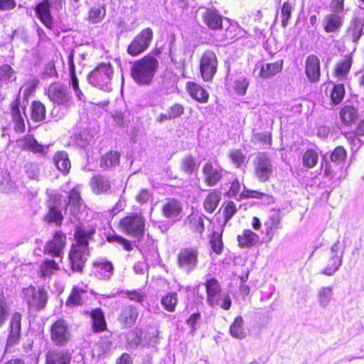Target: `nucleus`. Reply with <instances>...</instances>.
<instances>
[{"instance_id": "1", "label": "nucleus", "mask_w": 364, "mask_h": 364, "mask_svg": "<svg viewBox=\"0 0 364 364\" xmlns=\"http://www.w3.org/2000/svg\"><path fill=\"white\" fill-rule=\"evenodd\" d=\"M91 236V230H85L77 228L75 237L76 243L73 245L70 251V263L73 271L81 272L87 261L89 255V240Z\"/></svg>"}, {"instance_id": "2", "label": "nucleus", "mask_w": 364, "mask_h": 364, "mask_svg": "<svg viewBox=\"0 0 364 364\" xmlns=\"http://www.w3.org/2000/svg\"><path fill=\"white\" fill-rule=\"evenodd\" d=\"M159 67L156 58L146 55L135 61L131 68V75L139 85H149L155 75Z\"/></svg>"}, {"instance_id": "3", "label": "nucleus", "mask_w": 364, "mask_h": 364, "mask_svg": "<svg viewBox=\"0 0 364 364\" xmlns=\"http://www.w3.org/2000/svg\"><path fill=\"white\" fill-rule=\"evenodd\" d=\"M22 296L29 309L36 311L43 309L48 302V294L43 287L35 288L33 286L23 288Z\"/></svg>"}, {"instance_id": "4", "label": "nucleus", "mask_w": 364, "mask_h": 364, "mask_svg": "<svg viewBox=\"0 0 364 364\" xmlns=\"http://www.w3.org/2000/svg\"><path fill=\"white\" fill-rule=\"evenodd\" d=\"M120 225L127 235L137 240H140L144 234L145 220L139 214H132L124 218Z\"/></svg>"}, {"instance_id": "5", "label": "nucleus", "mask_w": 364, "mask_h": 364, "mask_svg": "<svg viewBox=\"0 0 364 364\" xmlns=\"http://www.w3.org/2000/svg\"><path fill=\"white\" fill-rule=\"evenodd\" d=\"M154 32L151 28H146L139 33L127 47V52L131 56H138L145 52L153 40Z\"/></svg>"}, {"instance_id": "6", "label": "nucleus", "mask_w": 364, "mask_h": 364, "mask_svg": "<svg viewBox=\"0 0 364 364\" xmlns=\"http://www.w3.org/2000/svg\"><path fill=\"white\" fill-rule=\"evenodd\" d=\"M218 60L216 54L210 50H205L200 60V73L205 82H211L218 70Z\"/></svg>"}, {"instance_id": "7", "label": "nucleus", "mask_w": 364, "mask_h": 364, "mask_svg": "<svg viewBox=\"0 0 364 364\" xmlns=\"http://www.w3.org/2000/svg\"><path fill=\"white\" fill-rule=\"evenodd\" d=\"M46 93L50 101L55 105L68 107L71 103L72 97L65 85L53 83L48 87Z\"/></svg>"}, {"instance_id": "8", "label": "nucleus", "mask_w": 364, "mask_h": 364, "mask_svg": "<svg viewBox=\"0 0 364 364\" xmlns=\"http://www.w3.org/2000/svg\"><path fill=\"white\" fill-rule=\"evenodd\" d=\"M255 174L261 182L269 180L273 171V165L270 159L264 153H259L253 161Z\"/></svg>"}, {"instance_id": "9", "label": "nucleus", "mask_w": 364, "mask_h": 364, "mask_svg": "<svg viewBox=\"0 0 364 364\" xmlns=\"http://www.w3.org/2000/svg\"><path fill=\"white\" fill-rule=\"evenodd\" d=\"M198 252L196 249L187 247L180 250L177 256V263L181 269L186 273L194 270L198 264Z\"/></svg>"}, {"instance_id": "10", "label": "nucleus", "mask_w": 364, "mask_h": 364, "mask_svg": "<svg viewBox=\"0 0 364 364\" xmlns=\"http://www.w3.org/2000/svg\"><path fill=\"white\" fill-rule=\"evenodd\" d=\"M48 212L44 220L48 223H54L58 226L61 225L64 216L62 213L61 200L56 195L50 196L47 201Z\"/></svg>"}, {"instance_id": "11", "label": "nucleus", "mask_w": 364, "mask_h": 364, "mask_svg": "<svg viewBox=\"0 0 364 364\" xmlns=\"http://www.w3.org/2000/svg\"><path fill=\"white\" fill-rule=\"evenodd\" d=\"M344 247L337 241L331 248V256L328 265L321 273L327 276L333 275L342 265Z\"/></svg>"}, {"instance_id": "12", "label": "nucleus", "mask_w": 364, "mask_h": 364, "mask_svg": "<svg viewBox=\"0 0 364 364\" xmlns=\"http://www.w3.org/2000/svg\"><path fill=\"white\" fill-rule=\"evenodd\" d=\"M112 76V70L109 65L103 63L100 64L94 70H92V78L95 82L92 85L99 87L100 90H109V82Z\"/></svg>"}, {"instance_id": "13", "label": "nucleus", "mask_w": 364, "mask_h": 364, "mask_svg": "<svg viewBox=\"0 0 364 364\" xmlns=\"http://www.w3.org/2000/svg\"><path fill=\"white\" fill-rule=\"evenodd\" d=\"M50 337L53 343L58 346H64L68 342L70 333L65 320L58 319L53 323L50 328Z\"/></svg>"}, {"instance_id": "14", "label": "nucleus", "mask_w": 364, "mask_h": 364, "mask_svg": "<svg viewBox=\"0 0 364 364\" xmlns=\"http://www.w3.org/2000/svg\"><path fill=\"white\" fill-rule=\"evenodd\" d=\"M66 244V235L62 231H56L51 240L44 246V252L54 257H60Z\"/></svg>"}, {"instance_id": "15", "label": "nucleus", "mask_w": 364, "mask_h": 364, "mask_svg": "<svg viewBox=\"0 0 364 364\" xmlns=\"http://www.w3.org/2000/svg\"><path fill=\"white\" fill-rule=\"evenodd\" d=\"M223 169L217 164L212 162L205 163L202 169L204 182L208 186H215L222 178Z\"/></svg>"}, {"instance_id": "16", "label": "nucleus", "mask_w": 364, "mask_h": 364, "mask_svg": "<svg viewBox=\"0 0 364 364\" xmlns=\"http://www.w3.org/2000/svg\"><path fill=\"white\" fill-rule=\"evenodd\" d=\"M22 315L19 312H14L11 315L9 323V333L7 338L6 348L16 345L21 338Z\"/></svg>"}, {"instance_id": "17", "label": "nucleus", "mask_w": 364, "mask_h": 364, "mask_svg": "<svg viewBox=\"0 0 364 364\" xmlns=\"http://www.w3.org/2000/svg\"><path fill=\"white\" fill-rule=\"evenodd\" d=\"M203 23L211 30H218L222 28L223 16L215 9H207L202 14Z\"/></svg>"}, {"instance_id": "18", "label": "nucleus", "mask_w": 364, "mask_h": 364, "mask_svg": "<svg viewBox=\"0 0 364 364\" xmlns=\"http://www.w3.org/2000/svg\"><path fill=\"white\" fill-rule=\"evenodd\" d=\"M113 270L112 264L104 259L97 260L92 264V273L100 279H109Z\"/></svg>"}, {"instance_id": "19", "label": "nucleus", "mask_w": 364, "mask_h": 364, "mask_svg": "<svg viewBox=\"0 0 364 364\" xmlns=\"http://www.w3.org/2000/svg\"><path fill=\"white\" fill-rule=\"evenodd\" d=\"M183 207L180 202L176 200H168L162 207L164 216L173 221H178L181 218Z\"/></svg>"}, {"instance_id": "20", "label": "nucleus", "mask_w": 364, "mask_h": 364, "mask_svg": "<svg viewBox=\"0 0 364 364\" xmlns=\"http://www.w3.org/2000/svg\"><path fill=\"white\" fill-rule=\"evenodd\" d=\"M50 0H43L35 7V11L41 23L48 28H51L53 23V17L50 11Z\"/></svg>"}, {"instance_id": "21", "label": "nucleus", "mask_w": 364, "mask_h": 364, "mask_svg": "<svg viewBox=\"0 0 364 364\" xmlns=\"http://www.w3.org/2000/svg\"><path fill=\"white\" fill-rule=\"evenodd\" d=\"M344 21L343 14H328L323 19V26L326 33H335L340 30Z\"/></svg>"}, {"instance_id": "22", "label": "nucleus", "mask_w": 364, "mask_h": 364, "mask_svg": "<svg viewBox=\"0 0 364 364\" xmlns=\"http://www.w3.org/2000/svg\"><path fill=\"white\" fill-rule=\"evenodd\" d=\"M139 312L132 306H124L119 315V323L125 328L132 327L136 322Z\"/></svg>"}, {"instance_id": "23", "label": "nucleus", "mask_w": 364, "mask_h": 364, "mask_svg": "<svg viewBox=\"0 0 364 364\" xmlns=\"http://www.w3.org/2000/svg\"><path fill=\"white\" fill-rule=\"evenodd\" d=\"M306 74L311 82L318 80L320 77V61L314 55H310L306 60Z\"/></svg>"}, {"instance_id": "24", "label": "nucleus", "mask_w": 364, "mask_h": 364, "mask_svg": "<svg viewBox=\"0 0 364 364\" xmlns=\"http://www.w3.org/2000/svg\"><path fill=\"white\" fill-rule=\"evenodd\" d=\"M89 299L87 290L82 286L74 287L70 296L66 301V305L80 306L82 305Z\"/></svg>"}, {"instance_id": "25", "label": "nucleus", "mask_w": 364, "mask_h": 364, "mask_svg": "<svg viewBox=\"0 0 364 364\" xmlns=\"http://www.w3.org/2000/svg\"><path fill=\"white\" fill-rule=\"evenodd\" d=\"M207 300L211 306L219 304L220 287L216 279L212 278L206 281Z\"/></svg>"}, {"instance_id": "26", "label": "nucleus", "mask_w": 364, "mask_h": 364, "mask_svg": "<svg viewBox=\"0 0 364 364\" xmlns=\"http://www.w3.org/2000/svg\"><path fill=\"white\" fill-rule=\"evenodd\" d=\"M353 58L350 55H345L335 66V75L340 80H346L352 66Z\"/></svg>"}, {"instance_id": "27", "label": "nucleus", "mask_w": 364, "mask_h": 364, "mask_svg": "<svg viewBox=\"0 0 364 364\" xmlns=\"http://www.w3.org/2000/svg\"><path fill=\"white\" fill-rule=\"evenodd\" d=\"M18 147L23 150L29 151L33 153H43V146L31 135H26L17 141Z\"/></svg>"}, {"instance_id": "28", "label": "nucleus", "mask_w": 364, "mask_h": 364, "mask_svg": "<svg viewBox=\"0 0 364 364\" xmlns=\"http://www.w3.org/2000/svg\"><path fill=\"white\" fill-rule=\"evenodd\" d=\"M186 88L190 95L198 102L201 103L208 102L209 94L200 85L193 82H188L186 83Z\"/></svg>"}, {"instance_id": "29", "label": "nucleus", "mask_w": 364, "mask_h": 364, "mask_svg": "<svg viewBox=\"0 0 364 364\" xmlns=\"http://www.w3.org/2000/svg\"><path fill=\"white\" fill-rule=\"evenodd\" d=\"M364 17L355 16L351 21L348 33L351 36L352 41L357 43L363 33Z\"/></svg>"}, {"instance_id": "30", "label": "nucleus", "mask_w": 364, "mask_h": 364, "mask_svg": "<svg viewBox=\"0 0 364 364\" xmlns=\"http://www.w3.org/2000/svg\"><path fill=\"white\" fill-rule=\"evenodd\" d=\"M20 100L18 97L11 104V116L14 123V128L16 132H23L25 129L23 119L19 109Z\"/></svg>"}, {"instance_id": "31", "label": "nucleus", "mask_w": 364, "mask_h": 364, "mask_svg": "<svg viewBox=\"0 0 364 364\" xmlns=\"http://www.w3.org/2000/svg\"><path fill=\"white\" fill-rule=\"evenodd\" d=\"M70 355L65 350L49 351L46 354V364H69Z\"/></svg>"}, {"instance_id": "32", "label": "nucleus", "mask_w": 364, "mask_h": 364, "mask_svg": "<svg viewBox=\"0 0 364 364\" xmlns=\"http://www.w3.org/2000/svg\"><path fill=\"white\" fill-rule=\"evenodd\" d=\"M259 236L250 230H244L241 235L237 236L238 245L240 247H249L257 243Z\"/></svg>"}, {"instance_id": "33", "label": "nucleus", "mask_w": 364, "mask_h": 364, "mask_svg": "<svg viewBox=\"0 0 364 364\" xmlns=\"http://www.w3.org/2000/svg\"><path fill=\"white\" fill-rule=\"evenodd\" d=\"M92 331L94 333L104 331L107 328V323L102 311L97 308L92 310Z\"/></svg>"}, {"instance_id": "34", "label": "nucleus", "mask_w": 364, "mask_h": 364, "mask_svg": "<svg viewBox=\"0 0 364 364\" xmlns=\"http://www.w3.org/2000/svg\"><path fill=\"white\" fill-rule=\"evenodd\" d=\"M283 60H277L272 63L264 64L260 70V75L264 78H269L282 70Z\"/></svg>"}, {"instance_id": "35", "label": "nucleus", "mask_w": 364, "mask_h": 364, "mask_svg": "<svg viewBox=\"0 0 364 364\" xmlns=\"http://www.w3.org/2000/svg\"><path fill=\"white\" fill-rule=\"evenodd\" d=\"M110 187V181L107 178L102 176L92 178V192L97 194H103L109 191Z\"/></svg>"}, {"instance_id": "36", "label": "nucleus", "mask_w": 364, "mask_h": 364, "mask_svg": "<svg viewBox=\"0 0 364 364\" xmlns=\"http://www.w3.org/2000/svg\"><path fill=\"white\" fill-rule=\"evenodd\" d=\"M56 167L64 174L69 172L70 168V161L68 159V154L65 151H58L53 158Z\"/></svg>"}, {"instance_id": "37", "label": "nucleus", "mask_w": 364, "mask_h": 364, "mask_svg": "<svg viewBox=\"0 0 364 364\" xmlns=\"http://www.w3.org/2000/svg\"><path fill=\"white\" fill-rule=\"evenodd\" d=\"M244 321L242 316H238L235 318L232 323L230 327V334L235 338L242 339L245 336L244 329Z\"/></svg>"}, {"instance_id": "38", "label": "nucleus", "mask_w": 364, "mask_h": 364, "mask_svg": "<svg viewBox=\"0 0 364 364\" xmlns=\"http://www.w3.org/2000/svg\"><path fill=\"white\" fill-rule=\"evenodd\" d=\"M264 225L266 227V235L269 237V240H272L274 230L282 228L280 215L274 213L264 223Z\"/></svg>"}, {"instance_id": "39", "label": "nucleus", "mask_w": 364, "mask_h": 364, "mask_svg": "<svg viewBox=\"0 0 364 364\" xmlns=\"http://www.w3.org/2000/svg\"><path fill=\"white\" fill-rule=\"evenodd\" d=\"M178 299L176 292L171 291L163 296L161 304L164 309L168 312H174L178 304Z\"/></svg>"}, {"instance_id": "40", "label": "nucleus", "mask_w": 364, "mask_h": 364, "mask_svg": "<svg viewBox=\"0 0 364 364\" xmlns=\"http://www.w3.org/2000/svg\"><path fill=\"white\" fill-rule=\"evenodd\" d=\"M318 302L321 307L326 308L333 299V288L331 287H323L318 291Z\"/></svg>"}, {"instance_id": "41", "label": "nucleus", "mask_w": 364, "mask_h": 364, "mask_svg": "<svg viewBox=\"0 0 364 364\" xmlns=\"http://www.w3.org/2000/svg\"><path fill=\"white\" fill-rule=\"evenodd\" d=\"M16 80L15 70L7 64L0 66V82L7 85Z\"/></svg>"}, {"instance_id": "42", "label": "nucleus", "mask_w": 364, "mask_h": 364, "mask_svg": "<svg viewBox=\"0 0 364 364\" xmlns=\"http://www.w3.org/2000/svg\"><path fill=\"white\" fill-rule=\"evenodd\" d=\"M72 206V213L76 215L80 211L82 205V199L79 191L76 188H73L70 191L68 196V205Z\"/></svg>"}, {"instance_id": "43", "label": "nucleus", "mask_w": 364, "mask_h": 364, "mask_svg": "<svg viewBox=\"0 0 364 364\" xmlns=\"http://www.w3.org/2000/svg\"><path fill=\"white\" fill-rule=\"evenodd\" d=\"M220 196L216 191H212L210 194L206 197L203 202V207L205 210L212 213L218 205Z\"/></svg>"}, {"instance_id": "44", "label": "nucleus", "mask_w": 364, "mask_h": 364, "mask_svg": "<svg viewBox=\"0 0 364 364\" xmlns=\"http://www.w3.org/2000/svg\"><path fill=\"white\" fill-rule=\"evenodd\" d=\"M119 154L117 151H110L104 155L100 161V166L105 168L117 166L119 163Z\"/></svg>"}, {"instance_id": "45", "label": "nucleus", "mask_w": 364, "mask_h": 364, "mask_svg": "<svg viewBox=\"0 0 364 364\" xmlns=\"http://www.w3.org/2000/svg\"><path fill=\"white\" fill-rule=\"evenodd\" d=\"M31 118L36 122H41L46 118V107L42 102L34 101L32 103Z\"/></svg>"}, {"instance_id": "46", "label": "nucleus", "mask_w": 364, "mask_h": 364, "mask_svg": "<svg viewBox=\"0 0 364 364\" xmlns=\"http://www.w3.org/2000/svg\"><path fill=\"white\" fill-rule=\"evenodd\" d=\"M198 167L196 159L191 155L184 156L181 163V168L186 174H192Z\"/></svg>"}, {"instance_id": "47", "label": "nucleus", "mask_w": 364, "mask_h": 364, "mask_svg": "<svg viewBox=\"0 0 364 364\" xmlns=\"http://www.w3.org/2000/svg\"><path fill=\"white\" fill-rule=\"evenodd\" d=\"M11 308L9 302L3 294L0 293V328L7 321L10 314Z\"/></svg>"}, {"instance_id": "48", "label": "nucleus", "mask_w": 364, "mask_h": 364, "mask_svg": "<svg viewBox=\"0 0 364 364\" xmlns=\"http://www.w3.org/2000/svg\"><path fill=\"white\" fill-rule=\"evenodd\" d=\"M58 269V264L54 260H46L41 265V276L42 277H50Z\"/></svg>"}, {"instance_id": "49", "label": "nucleus", "mask_w": 364, "mask_h": 364, "mask_svg": "<svg viewBox=\"0 0 364 364\" xmlns=\"http://www.w3.org/2000/svg\"><path fill=\"white\" fill-rule=\"evenodd\" d=\"M189 225L191 230L201 234L204 230L203 219L198 214H191L188 216Z\"/></svg>"}, {"instance_id": "50", "label": "nucleus", "mask_w": 364, "mask_h": 364, "mask_svg": "<svg viewBox=\"0 0 364 364\" xmlns=\"http://www.w3.org/2000/svg\"><path fill=\"white\" fill-rule=\"evenodd\" d=\"M357 117V111L352 106H346L341 111V118L346 124L351 123Z\"/></svg>"}, {"instance_id": "51", "label": "nucleus", "mask_w": 364, "mask_h": 364, "mask_svg": "<svg viewBox=\"0 0 364 364\" xmlns=\"http://www.w3.org/2000/svg\"><path fill=\"white\" fill-rule=\"evenodd\" d=\"M244 31L242 28L236 24L231 23L226 29L224 36L227 40L233 41L238 38L243 33Z\"/></svg>"}, {"instance_id": "52", "label": "nucleus", "mask_w": 364, "mask_h": 364, "mask_svg": "<svg viewBox=\"0 0 364 364\" xmlns=\"http://www.w3.org/2000/svg\"><path fill=\"white\" fill-rule=\"evenodd\" d=\"M222 232L223 230L220 233L213 232L212 237L210 240V243L211 245V248L214 252L218 255H220L223 250V243L222 240Z\"/></svg>"}, {"instance_id": "53", "label": "nucleus", "mask_w": 364, "mask_h": 364, "mask_svg": "<svg viewBox=\"0 0 364 364\" xmlns=\"http://www.w3.org/2000/svg\"><path fill=\"white\" fill-rule=\"evenodd\" d=\"M318 154L312 149H308L303 156V165L309 168L316 166L318 162Z\"/></svg>"}, {"instance_id": "54", "label": "nucleus", "mask_w": 364, "mask_h": 364, "mask_svg": "<svg viewBox=\"0 0 364 364\" xmlns=\"http://www.w3.org/2000/svg\"><path fill=\"white\" fill-rule=\"evenodd\" d=\"M293 10V6L289 2L283 4L281 9V23L283 28H286L288 26Z\"/></svg>"}, {"instance_id": "55", "label": "nucleus", "mask_w": 364, "mask_h": 364, "mask_svg": "<svg viewBox=\"0 0 364 364\" xmlns=\"http://www.w3.org/2000/svg\"><path fill=\"white\" fill-rule=\"evenodd\" d=\"M249 80L244 77H238L234 82V91L240 96L245 95L247 89L249 86Z\"/></svg>"}, {"instance_id": "56", "label": "nucleus", "mask_w": 364, "mask_h": 364, "mask_svg": "<svg viewBox=\"0 0 364 364\" xmlns=\"http://www.w3.org/2000/svg\"><path fill=\"white\" fill-rule=\"evenodd\" d=\"M345 95V88L343 84H338L333 86L331 93V98L333 104L338 105Z\"/></svg>"}, {"instance_id": "57", "label": "nucleus", "mask_w": 364, "mask_h": 364, "mask_svg": "<svg viewBox=\"0 0 364 364\" xmlns=\"http://www.w3.org/2000/svg\"><path fill=\"white\" fill-rule=\"evenodd\" d=\"M111 334L109 332H106V333L100 338V341H99L96 343V346L100 348L99 353L102 354L109 350L112 346Z\"/></svg>"}, {"instance_id": "58", "label": "nucleus", "mask_w": 364, "mask_h": 364, "mask_svg": "<svg viewBox=\"0 0 364 364\" xmlns=\"http://www.w3.org/2000/svg\"><path fill=\"white\" fill-rule=\"evenodd\" d=\"M346 149L343 146H338L332 151L330 159L332 162L339 164L346 159Z\"/></svg>"}, {"instance_id": "59", "label": "nucleus", "mask_w": 364, "mask_h": 364, "mask_svg": "<svg viewBox=\"0 0 364 364\" xmlns=\"http://www.w3.org/2000/svg\"><path fill=\"white\" fill-rule=\"evenodd\" d=\"M107 238L109 242H114L122 245L127 251H131L133 249L130 242L119 235H108Z\"/></svg>"}, {"instance_id": "60", "label": "nucleus", "mask_w": 364, "mask_h": 364, "mask_svg": "<svg viewBox=\"0 0 364 364\" xmlns=\"http://www.w3.org/2000/svg\"><path fill=\"white\" fill-rule=\"evenodd\" d=\"M24 171L30 179L38 180L40 168L37 164L32 162L26 164Z\"/></svg>"}, {"instance_id": "61", "label": "nucleus", "mask_w": 364, "mask_h": 364, "mask_svg": "<svg viewBox=\"0 0 364 364\" xmlns=\"http://www.w3.org/2000/svg\"><path fill=\"white\" fill-rule=\"evenodd\" d=\"M346 139L352 146V149L358 150L363 144V141L359 138L360 136L356 135L353 132H348L343 134Z\"/></svg>"}, {"instance_id": "62", "label": "nucleus", "mask_w": 364, "mask_h": 364, "mask_svg": "<svg viewBox=\"0 0 364 364\" xmlns=\"http://www.w3.org/2000/svg\"><path fill=\"white\" fill-rule=\"evenodd\" d=\"M229 156L232 162L234 163L237 167H240L245 159V156L240 149L230 151Z\"/></svg>"}, {"instance_id": "63", "label": "nucleus", "mask_w": 364, "mask_h": 364, "mask_svg": "<svg viewBox=\"0 0 364 364\" xmlns=\"http://www.w3.org/2000/svg\"><path fill=\"white\" fill-rule=\"evenodd\" d=\"M91 140V134L89 132H81L76 139L77 144L82 149H86L89 146Z\"/></svg>"}, {"instance_id": "64", "label": "nucleus", "mask_w": 364, "mask_h": 364, "mask_svg": "<svg viewBox=\"0 0 364 364\" xmlns=\"http://www.w3.org/2000/svg\"><path fill=\"white\" fill-rule=\"evenodd\" d=\"M167 112L171 119H173L181 117L183 114L184 108L181 105L176 103L170 107Z\"/></svg>"}]
</instances>
